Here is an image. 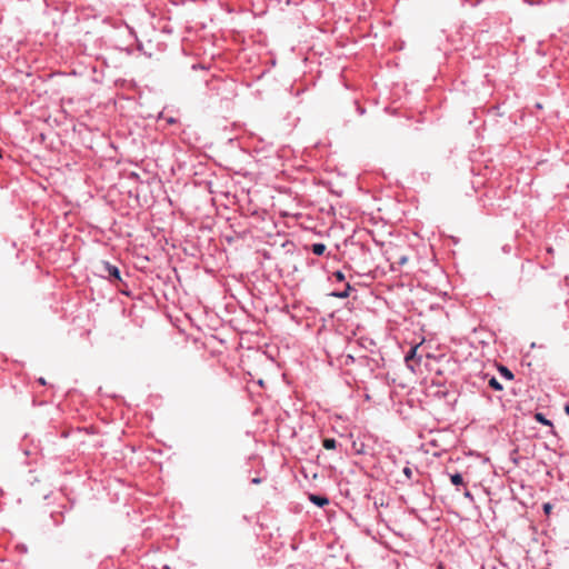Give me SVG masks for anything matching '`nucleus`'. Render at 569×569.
Returning a JSON list of instances; mask_svg holds the SVG:
<instances>
[{
    "mask_svg": "<svg viewBox=\"0 0 569 569\" xmlns=\"http://www.w3.org/2000/svg\"><path fill=\"white\" fill-rule=\"evenodd\" d=\"M102 271L111 281H121L120 270L118 267L111 264L110 262H102Z\"/></svg>",
    "mask_w": 569,
    "mask_h": 569,
    "instance_id": "f257e3e1",
    "label": "nucleus"
},
{
    "mask_svg": "<svg viewBox=\"0 0 569 569\" xmlns=\"http://www.w3.org/2000/svg\"><path fill=\"white\" fill-rule=\"evenodd\" d=\"M418 348H419V345H416L415 347H412V348L410 349V351H409V352L406 355V357H405V361H406L407 366H408L411 370H413V368H412V366L410 365V362L415 359Z\"/></svg>",
    "mask_w": 569,
    "mask_h": 569,
    "instance_id": "f03ea898",
    "label": "nucleus"
},
{
    "mask_svg": "<svg viewBox=\"0 0 569 569\" xmlns=\"http://www.w3.org/2000/svg\"><path fill=\"white\" fill-rule=\"evenodd\" d=\"M310 500L319 506V507H323L329 503V500L326 498V497H321V496H316V495H310Z\"/></svg>",
    "mask_w": 569,
    "mask_h": 569,
    "instance_id": "7ed1b4c3",
    "label": "nucleus"
},
{
    "mask_svg": "<svg viewBox=\"0 0 569 569\" xmlns=\"http://www.w3.org/2000/svg\"><path fill=\"white\" fill-rule=\"evenodd\" d=\"M322 445L327 450H332L336 448L337 442L333 438H326Z\"/></svg>",
    "mask_w": 569,
    "mask_h": 569,
    "instance_id": "20e7f679",
    "label": "nucleus"
},
{
    "mask_svg": "<svg viewBox=\"0 0 569 569\" xmlns=\"http://www.w3.org/2000/svg\"><path fill=\"white\" fill-rule=\"evenodd\" d=\"M325 250H326V246L323 243H315L312 246V251L315 254L320 256L325 252Z\"/></svg>",
    "mask_w": 569,
    "mask_h": 569,
    "instance_id": "39448f33",
    "label": "nucleus"
},
{
    "mask_svg": "<svg viewBox=\"0 0 569 569\" xmlns=\"http://www.w3.org/2000/svg\"><path fill=\"white\" fill-rule=\"evenodd\" d=\"M489 386L495 390H502V385L495 377L489 379Z\"/></svg>",
    "mask_w": 569,
    "mask_h": 569,
    "instance_id": "423d86ee",
    "label": "nucleus"
},
{
    "mask_svg": "<svg viewBox=\"0 0 569 569\" xmlns=\"http://www.w3.org/2000/svg\"><path fill=\"white\" fill-rule=\"evenodd\" d=\"M451 479V482L455 485V486H459V485H462L463 483V479H462V476L460 473H455L450 477Z\"/></svg>",
    "mask_w": 569,
    "mask_h": 569,
    "instance_id": "0eeeda50",
    "label": "nucleus"
},
{
    "mask_svg": "<svg viewBox=\"0 0 569 569\" xmlns=\"http://www.w3.org/2000/svg\"><path fill=\"white\" fill-rule=\"evenodd\" d=\"M351 289V286L350 284H347L346 287V290L345 291H341V292H335L332 293L335 297H338V298H347L349 296V291Z\"/></svg>",
    "mask_w": 569,
    "mask_h": 569,
    "instance_id": "6e6552de",
    "label": "nucleus"
},
{
    "mask_svg": "<svg viewBox=\"0 0 569 569\" xmlns=\"http://www.w3.org/2000/svg\"><path fill=\"white\" fill-rule=\"evenodd\" d=\"M535 417H536V419H537L539 422H541V423H543V425H547V426H551V422H550L549 420H547V419L543 417V415H542V413H536V416H535Z\"/></svg>",
    "mask_w": 569,
    "mask_h": 569,
    "instance_id": "1a4fd4ad",
    "label": "nucleus"
},
{
    "mask_svg": "<svg viewBox=\"0 0 569 569\" xmlns=\"http://www.w3.org/2000/svg\"><path fill=\"white\" fill-rule=\"evenodd\" d=\"M500 372L506 377L508 378L509 380H511L513 378V375L511 373V371L509 369H507L506 367H501L500 368Z\"/></svg>",
    "mask_w": 569,
    "mask_h": 569,
    "instance_id": "9d476101",
    "label": "nucleus"
},
{
    "mask_svg": "<svg viewBox=\"0 0 569 569\" xmlns=\"http://www.w3.org/2000/svg\"><path fill=\"white\" fill-rule=\"evenodd\" d=\"M333 276L336 277V279H337L338 281H343V280H345V274H343L341 271H336V272L333 273Z\"/></svg>",
    "mask_w": 569,
    "mask_h": 569,
    "instance_id": "9b49d317",
    "label": "nucleus"
},
{
    "mask_svg": "<svg viewBox=\"0 0 569 569\" xmlns=\"http://www.w3.org/2000/svg\"><path fill=\"white\" fill-rule=\"evenodd\" d=\"M403 473L407 476V478H409V479H410V478L412 477V470H411V468L406 467V468L403 469Z\"/></svg>",
    "mask_w": 569,
    "mask_h": 569,
    "instance_id": "f8f14e48",
    "label": "nucleus"
},
{
    "mask_svg": "<svg viewBox=\"0 0 569 569\" xmlns=\"http://www.w3.org/2000/svg\"><path fill=\"white\" fill-rule=\"evenodd\" d=\"M552 510V506L550 503H545L543 505V511L549 515Z\"/></svg>",
    "mask_w": 569,
    "mask_h": 569,
    "instance_id": "ddd939ff",
    "label": "nucleus"
},
{
    "mask_svg": "<svg viewBox=\"0 0 569 569\" xmlns=\"http://www.w3.org/2000/svg\"><path fill=\"white\" fill-rule=\"evenodd\" d=\"M408 262V258L406 256H401L398 260V264L403 266Z\"/></svg>",
    "mask_w": 569,
    "mask_h": 569,
    "instance_id": "4468645a",
    "label": "nucleus"
},
{
    "mask_svg": "<svg viewBox=\"0 0 569 569\" xmlns=\"http://www.w3.org/2000/svg\"><path fill=\"white\" fill-rule=\"evenodd\" d=\"M39 382H40L41 385H46V380H44L43 378H39Z\"/></svg>",
    "mask_w": 569,
    "mask_h": 569,
    "instance_id": "2eb2a0df",
    "label": "nucleus"
},
{
    "mask_svg": "<svg viewBox=\"0 0 569 569\" xmlns=\"http://www.w3.org/2000/svg\"><path fill=\"white\" fill-rule=\"evenodd\" d=\"M438 569H445L442 563H439Z\"/></svg>",
    "mask_w": 569,
    "mask_h": 569,
    "instance_id": "dca6fc26",
    "label": "nucleus"
},
{
    "mask_svg": "<svg viewBox=\"0 0 569 569\" xmlns=\"http://www.w3.org/2000/svg\"><path fill=\"white\" fill-rule=\"evenodd\" d=\"M565 410L567 413H569V406H566Z\"/></svg>",
    "mask_w": 569,
    "mask_h": 569,
    "instance_id": "f3484780",
    "label": "nucleus"
}]
</instances>
